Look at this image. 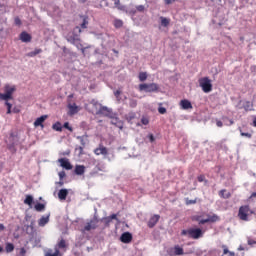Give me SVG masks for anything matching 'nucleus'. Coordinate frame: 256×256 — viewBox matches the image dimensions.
Returning a JSON list of instances; mask_svg holds the SVG:
<instances>
[{"label":"nucleus","mask_w":256,"mask_h":256,"mask_svg":"<svg viewBox=\"0 0 256 256\" xmlns=\"http://www.w3.org/2000/svg\"><path fill=\"white\" fill-rule=\"evenodd\" d=\"M68 115H77L79 111H81V108L77 106L76 103H68Z\"/></svg>","instance_id":"ddd939ff"},{"label":"nucleus","mask_w":256,"mask_h":256,"mask_svg":"<svg viewBox=\"0 0 256 256\" xmlns=\"http://www.w3.org/2000/svg\"><path fill=\"white\" fill-rule=\"evenodd\" d=\"M97 227H99V220L94 218L85 225L84 231H91V229H97Z\"/></svg>","instance_id":"9b49d317"},{"label":"nucleus","mask_w":256,"mask_h":256,"mask_svg":"<svg viewBox=\"0 0 256 256\" xmlns=\"http://www.w3.org/2000/svg\"><path fill=\"white\" fill-rule=\"evenodd\" d=\"M31 39L32 38H31L30 34L27 32H22L20 34V40L22 43H31Z\"/></svg>","instance_id":"a211bd4d"},{"label":"nucleus","mask_w":256,"mask_h":256,"mask_svg":"<svg viewBox=\"0 0 256 256\" xmlns=\"http://www.w3.org/2000/svg\"><path fill=\"white\" fill-rule=\"evenodd\" d=\"M74 173L76 175H85V166L84 165H76Z\"/></svg>","instance_id":"412c9836"},{"label":"nucleus","mask_w":256,"mask_h":256,"mask_svg":"<svg viewBox=\"0 0 256 256\" xmlns=\"http://www.w3.org/2000/svg\"><path fill=\"white\" fill-rule=\"evenodd\" d=\"M39 53H43V50L41 48H36L34 51L28 54V57H36V55H39Z\"/></svg>","instance_id":"bb28decb"},{"label":"nucleus","mask_w":256,"mask_h":256,"mask_svg":"<svg viewBox=\"0 0 256 256\" xmlns=\"http://www.w3.org/2000/svg\"><path fill=\"white\" fill-rule=\"evenodd\" d=\"M14 23H15V25H21V19L19 18V17H16L15 19H14Z\"/></svg>","instance_id":"8fccbe9b"},{"label":"nucleus","mask_w":256,"mask_h":256,"mask_svg":"<svg viewBox=\"0 0 256 256\" xmlns=\"http://www.w3.org/2000/svg\"><path fill=\"white\" fill-rule=\"evenodd\" d=\"M129 106L132 107V108L137 107V100H135V99H130V101H129Z\"/></svg>","instance_id":"4c0bfd02"},{"label":"nucleus","mask_w":256,"mask_h":256,"mask_svg":"<svg viewBox=\"0 0 256 256\" xmlns=\"http://www.w3.org/2000/svg\"><path fill=\"white\" fill-rule=\"evenodd\" d=\"M114 27L116 29H121V27H123V21L119 20V19H115L114 20Z\"/></svg>","instance_id":"2f4dec72"},{"label":"nucleus","mask_w":256,"mask_h":256,"mask_svg":"<svg viewBox=\"0 0 256 256\" xmlns=\"http://www.w3.org/2000/svg\"><path fill=\"white\" fill-rule=\"evenodd\" d=\"M104 220H105V223H106L107 225H109V223H111V221H113L109 216L106 217Z\"/></svg>","instance_id":"5fc2aeb1"},{"label":"nucleus","mask_w":256,"mask_h":256,"mask_svg":"<svg viewBox=\"0 0 256 256\" xmlns=\"http://www.w3.org/2000/svg\"><path fill=\"white\" fill-rule=\"evenodd\" d=\"M94 154L97 156L103 155L104 157H107V155H109V149H107L103 144H99L98 147L94 149Z\"/></svg>","instance_id":"6e6552de"},{"label":"nucleus","mask_w":256,"mask_h":256,"mask_svg":"<svg viewBox=\"0 0 256 256\" xmlns=\"http://www.w3.org/2000/svg\"><path fill=\"white\" fill-rule=\"evenodd\" d=\"M17 91V86L6 84L4 86V93L0 92V101H5V105L7 107V115H11V109L13 105L9 103L13 99V93Z\"/></svg>","instance_id":"f257e3e1"},{"label":"nucleus","mask_w":256,"mask_h":256,"mask_svg":"<svg viewBox=\"0 0 256 256\" xmlns=\"http://www.w3.org/2000/svg\"><path fill=\"white\" fill-rule=\"evenodd\" d=\"M230 256H235V252H228Z\"/></svg>","instance_id":"69168bd1"},{"label":"nucleus","mask_w":256,"mask_h":256,"mask_svg":"<svg viewBox=\"0 0 256 256\" xmlns=\"http://www.w3.org/2000/svg\"><path fill=\"white\" fill-rule=\"evenodd\" d=\"M67 195H69V191L67 189H61L58 192V198L61 201H65V199H67Z\"/></svg>","instance_id":"aec40b11"},{"label":"nucleus","mask_w":256,"mask_h":256,"mask_svg":"<svg viewBox=\"0 0 256 256\" xmlns=\"http://www.w3.org/2000/svg\"><path fill=\"white\" fill-rule=\"evenodd\" d=\"M110 220L117 219V214H112L109 216Z\"/></svg>","instance_id":"13d9d810"},{"label":"nucleus","mask_w":256,"mask_h":256,"mask_svg":"<svg viewBox=\"0 0 256 256\" xmlns=\"http://www.w3.org/2000/svg\"><path fill=\"white\" fill-rule=\"evenodd\" d=\"M137 11H139V13H143V11H145V6L144 5H138L136 6Z\"/></svg>","instance_id":"37998d69"},{"label":"nucleus","mask_w":256,"mask_h":256,"mask_svg":"<svg viewBox=\"0 0 256 256\" xmlns=\"http://www.w3.org/2000/svg\"><path fill=\"white\" fill-rule=\"evenodd\" d=\"M254 127H256V119L253 121Z\"/></svg>","instance_id":"774afa93"},{"label":"nucleus","mask_w":256,"mask_h":256,"mask_svg":"<svg viewBox=\"0 0 256 256\" xmlns=\"http://www.w3.org/2000/svg\"><path fill=\"white\" fill-rule=\"evenodd\" d=\"M161 19V25L162 27H169V23H171V21L165 17H160Z\"/></svg>","instance_id":"cd10ccee"},{"label":"nucleus","mask_w":256,"mask_h":256,"mask_svg":"<svg viewBox=\"0 0 256 256\" xmlns=\"http://www.w3.org/2000/svg\"><path fill=\"white\" fill-rule=\"evenodd\" d=\"M221 199H231V192H227V189H222L218 192Z\"/></svg>","instance_id":"6ab92c4d"},{"label":"nucleus","mask_w":256,"mask_h":256,"mask_svg":"<svg viewBox=\"0 0 256 256\" xmlns=\"http://www.w3.org/2000/svg\"><path fill=\"white\" fill-rule=\"evenodd\" d=\"M47 223H49V216H42L38 221L39 227H45Z\"/></svg>","instance_id":"4be33fe9"},{"label":"nucleus","mask_w":256,"mask_h":256,"mask_svg":"<svg viewBox=\"0 0 256 256\" xmlns=\"http://www.w3.org/2000/svg\"><path fill=\"white\" fill-rule=\"evenodd\" d=\"M256 241L255 240H248V245H255Z\"/></svg>","instance_id":"052dcab7"},{"label":"nucleus","mask_w":256,"mask_h":256,"mask_svg":"<svg viewBox=\"0 0 256 256\" xmlns=\"http://www.w3.org/2000/svg\"><path fill=\"white\" fill-rule=\"evenodd\" d=\"M24 203L25 205H29V206L33 205V196L27 195L24 200Z\"/></svg>","instance_id":"c85d7f7f"},{"label":"nucleus","mask_w":256,"mask_h":256,"mask_svg":"<svg viewBox=\"0 0 256 256\" xmlns=\"http://www.w3.org/2000/svg\"><path fill=\"white\" fill-rule=\"evenodd\" d=\"M81 33H82L81 27L76 26L74 28V32L67 36V41L69 43H72V45H75V43H78V41H81V38L79 37V35H81Z\"/></svg>","instance_id":"39448f33"},{"label":"nucleus","mask_w":256,"mask_h":256,"mask_svg":"<svg viewBox=\"0 0 256 256\" xmlns=\"http://www.w3.org/2000/svg\"><path fill=\"white\" fill-rule=\"evenodd\" d=\"M180 107L184 111H187L188 109H193V104H191V101L183 99L180 101Z\"/></svg>","instance_id":"dca6fc26"},{"label":"nucleus","mask_w":256,"mask_h":256,"mask_svg":"<svg viewBox=\"0 0 256 256\" xmlns=\"http://www.w3.org/2000/svg\"><path fill=\"white\" fill-rule=\"evenodd\" d=\"M64 129H67L68 131H70L71 133H73V127H71L69 125V122H65L63 125Z\"/></svg>","instance_id":"e433bc0d"},{"label":"nucleus","mask_w":256,"mask_h":256,"mask_svg":"<svg viewBox=\"0 0 256 256\" xmlns=\"http://www.w3.org/2000/svg\"><path fill=\"white\" fill-rule=\"evenodd\" d=\"M148 138H149L150 143H154L155 142V136H153V134H149Z\"/></svg>","instance_id":"09e8293b"},{"label":"nucleus","mask_w":256,"mask_h":256,"mask_svg":"<svg viewBox=\"0 0 256 256\" xmlns=\"http://www.w3.org/2000/svg\"><path fill=\"white\" fill-rule=\"evenodd\" d=\"M77 139L80 140L82 147H85V145H87V136H77Z\"/></svg>","instance_id":"72a5a7b5"},{"label":"nucleus","mask_w":256,"mask_h":256,"mask_svg":"<svg viewBox=\"0 0 256 256\" xmlns=\"http://www.w3.org/2000/svg\"><path fill=\"white\" fill-rule=\"evenodd\" d=\"M49 116L47 115H42L40 116L39 118H37L35 121H34V127H44L43 126V123H45V120L48 118Z\"/></svg>","instance_id":"f3484780"},{"label":"nucleus","mask_w":256,"mask_h":256,"mask_svg":"<svg viewBox=\"0 0 256 256\" xmlns=\"http://www.w3.org/2000/svg\"><path fill=\"white\" fill-rule=\"evenodd\" d=\"M27 254V250L25 248L20 249V256H25Z\"/></svg>","instance_id":"3c124183"},{"label":"nucleus","mask_w":256,"mask_h":256,"mask_svg":"<svg viewBox=\"0 0 256 256\" xmlns=\"http://www.w3.org/2000/svg\"><path fill=\"white\" fill-rule=\"evenodd\" d=\"M139 91H145V93H157V91H159V84H157V83L140 84Z\"/></svg>","instance_id":"20e7f679"},{"label":"nucleus","mask_w":256,"mask_h":256,"mask_svg":"<svg viewBox=\"0 0 256 256\" xmlns=\"http://www.w3.org/2000/svg\"><path fill=\"white\" fill-rule=\"evenodd\" d=\"M217 127H223V122L221 120H216Z\"/></svg>","instance_id":"864d4df0"},{"label":"nucleus","mask_w":256,"mask_h":256,"mask_svg":"<svg viewBox=\"0 0 256 256\" xmlns=\"http://www.w3.org/2000/svg\"><path fill=\"white\" fill-rule=\"evenodd\" d=\"M229 121V124L228 125H233V120H228Z\"/></svg>","instance_id":"338daca9"},{"label":"nucleus","mask_w":256,"mask_h":256,"mask_svg":"<svg viewBox=\"0 0 256 256\" xmlns=\"http://www.w3.org/2000/svg\"><path fill=\"white\" fill-rule=\"evenodd\" d=\"M222 247H223L224 255H227V253H229V249H227V246H222Z\"/></svg>","instance_id":"6e6d98bb"},{"label":"nucleus","mask_w":256,"mask_h":256,"mask_svg":"<svg viewBox=\"0 0 256 256\" xmlns=\"http://www.w3.org/2000/svg\"><path fill=\"white\" fill-rule=\"evenodd\" d=\"M192 220L193 221H197L198 225H200V223H201V216H199V215L193 216Z\"/></svg>","instance_id":"c03bdc74"},{"label":"nucleus","mask_w":256,"mask_h":256,"mask_svg":"<svg viewBox=\"0 0 256 256\" xmlns=\"http://www.w3.org/2000/svg\"><path fill=\"white\" fill-rule=\"evenodd\" d=\"M141 123H142V125H149V118L143 117V118L141 119Z\"/></svg>","instance_id":"a18cd8bd"},{"label":"nucleus","mask_w":256,"mask_h":256,"mask_svg":"<svg viewBox=\"0 0 256 256\" xmlns=\"http://www.w3.org/2000/svg\"><path fill=\"white\" fill-rule=\"evenodd\" d=\"M46 256H59V252H54L53 254L48 252Z\"/></svg>","instance_id":"603ef678"},{"label":"nucleus","mask_w":256,"mask_h":256,"mask_svg":"<svg viewBox=\"0 0 256 256\" xmlns=\"http://www.w3.org/2000/svg\"><path fill=\"white\" fill-rule=\"evenodd\" d=\"M83 22L80 24L81 29H87V25H89V20L86 16H82Z\"/></svg>","instance_id":"a878e982"},{"label":"nucleus","mask_w":256,"mask_h":256,"mask_svg":"<svg viewBox=\"0 0 256 256\" xmlns=\"http://www.w3.org/2000/svg\"><path fill=\"white\" fill-rule=\"evenodd\" d=\"M253 213L249 208V205H244L239 208L238 217L241 221H249V215Z\"/></svg>","instance_id":"423d86ee"},{"label":"nucleus","mask_w":256,"mask_h":256,"mask_svg":"<svg viewBox=\"0 0 256 256\" xmlns=\"http://www.w3.org/2000/svg\"><path fill=\"white\" fill-rule=\"evenodd\" d=\"M183 254H184L183 248H181V246L179 245H175L174 248H170L168 250V255L170 256H179Z\"/></svg>","instance_id":"9d476101"},{"label":"nucleus","mask_w":256,"mask_h":256,"mask_svg":"<svg viewBox=\"0 0 256 256\" xmlns=\"http://www.w3.org/2000/svg\"><path fill=\"white\" fill-rule=\"evenodd\" d=\"M5 251L6 253H13V251H15V245H13V243H6L5 246Z\"/></svg>","instance_id":"5701e85b"},{"label":"nucleus","mask_w":256,"mask_h":256,"mask_svg":"<svg viewBox=\"0 0 256 256\" xmlns=\"http://www.w3.org/2000/svg\"><path fill=\"white\" fill-rule=\"evenodd\" d=\"M250 197L251 198L256 197V192L252 193Z\"/></svg>","instance_id":"0e129e2a"},{"label":"nucleus","mask_w":256,"mask_h":256,"mask_svg":"<svg viewBox=\"0 0 256 256\" xmlns=\"http://www.w3.org/2000/svg\"><path fill=\"white\" fill-rule=\"evenodd\" d=\"M83 147L84 146H79L78 147L79 155H83Z\"/></svg>","instance_id":"4d7b16f0"},{"label":"nucleus","mask_w":256,"mask_h":256,"mask_svg":"<svg viewBox=\"0 0 256 256\" xmlns=\"http://www.w3.org/2000/svg\"><path fill=\"white\" fill-rule=\"evenodd\" d=\"M175 0H165L166 5H171V3H174Z\"/></svg>","instance_id":"bf43d9fd"},{"label":"nucleus","mask_w":256,"mask_h":256,"mask_svg":"<svg viewBox=\"0 0 256 256\" xmlns=\"http://www.w3.org/2000/svg\"><path fill=\"white\" fill-rule=\"evenodd\" d=\"M1 231H5V225H3V224H0V233H1Z\"/></svg>","instance_id":"680f3d73"},{"label":"nucleus","mask_w":256,"mask_h":256,"mask_svg":"<svg viewBox=\"0 0 256 256\" xmlns=\"http://www.w3.org/2000/svg\"><path fill=\"white\" fill-rule=\"evenodd\" d=\"M182 237H189L190 239H201L203 237V230L201 228H189L181 231Z\"/></svg>","instance_id":"f03ea898"},{"label":"nucleus","mask_w":256,"mask_h":256,"mask_svg":"<svg viewBox=\"0 0 256 256\" xmlns=\"http://www.w3.org/2000/svg\"><path fill=\"white\" fill-rule=\"evenodd\" d=\"M206 219H201L199 225H205V223H216V221H219V216L216 214H213L212 216L207 214Z\"/></svg>","instance_id":"1a4fd4ad"},{"label":"nucleus","mask_w":256,"mask_h":256,"mask_svg":"<svg viewBox=\"0 0 256 256\" xmlns=\"http://www.w3.org/2000/svg\"><path fill=\"white\" fill-rule=\"evenodd\" d=\"M159 219H161V216L159 214H154L147 223L149 229H153V227L159 223Z\"/></svg>","instance_id":"4468645a"},{"label":"nucleus","mask_w":256,"mask_h":256,"mask_svg":"<svg viewBox=\"0 0 256 256\" xmlns=\"http://www.w3.org/2000/svg\"><path fill=\"white\" fill-rule=\"evenodd\" d=\"M99 115H109V108L105 107V106H101L99 111H98Z\"/></svg>","instance_id":"b1692460"},{"label":"nucleus","mask_w":256,"mask_h":256,"mask_svg":"<svg viewBox=\"0 0 256 256\" xmlns=\"http://www.w3.org/2000/svg\"><path fill=\"white\" fill-rule=\"evenodd\" d=\"M158 113H160V115H165V113H167V109L165 107H159Z\"/></svg>","instance_id":"58836bf2"},{"label":"nucleus","mask_w":256,"mask_h":256,"mask_svg":"<svg viewBox=\"0 0 256 256\" xmlns=\"http://www.w3.org/2000/svg\"><path fill=\"white\" fill-rule=\"evenodd\" d=\"M58 163H60V167H63L66 171H71V169H73V165H71V162H69V159L67 158L58 159Z\"/></svg>","instance_id":"f8f14e48"},{"label":"nucleus","mask_w":256,"mask_h":256,"mask_svg":"<svg viewBox=\"0 0 256 256\" xmlns=\"http://www.w3.org/2000/svg\"><path fill=\"white\" fill-rule=\"evenodd\" d=\"M199 85L204 93H211L213 91V84H211L209 77L200 78Z\"/></svg>","instance_id":"7ed1b4c3"},{"label":"nucleus","mask_w":256,"mask_h":256,"mask_svg":"<svg viewBox=\"0 0 256 256\" xmlns=\"http://www.w3.org/2000/svg\"><path fill=\"white\" fill-rule=\"evenodd\" d=\"M121 95V90H116L114 92V96L116 97L117 101H121V98H119Z\"/></svg>","instance_id":"a19ab883"},{"label":"nucleus","mask_w":256,"mask_h":256,"mask_svg":"<svg viewBox=\"0 0 256 256\" xmlns=\"http://www.w3.org/2000/svg\"><path fill=\"white\" fill-rule=\"evenodd\" d=\"M127 121L131 122L133 119H135V113L131 112L128 115H126Z\"/></svg>","instance_id":"c9c22d12"},{"label":"nucleus","mask_w":256,"mask_h":256,"mask_svg":"<svg viewBox=\"0 0 256 256\" xmlns=\"http://www.w3.org/2000/svg\"><path fill=\"white\" fill-rule=\"evenodd\" d=\"M34 209L38 212L45 211V204L37 203L34 206Z\"/></svg>","instance_id":"7c9ffc66"},{"label":"nucleus","mask_w":256,"mask_h":256,"mask_svg":"<svg viewBox=\"0 0 256 256\" xmlns=\"http://www.w3.org/2000/svg\"><path fill=\"white\" fill-rule=\"evenodd\" d=\"M57 185H59L60 187H63V185H64L63 180H60L59 182H57Z\"/></svg>","instance_id":"e2e57ef3"},{"label":"nucleus","mask_w":256,"mask_h":256,"mask_svg":"<svg viewBox=\"0 0 256 256\" xmlns=\"http://www.w3.org/2000/svg\"><path fill=\"white\" fill-rule=\"evenodd\" d=\"M52 129H53L54 131H59V132H61V131H63V126L61 125V122H56V123H54V124L52 125Z\"/></svg>","instance_id":"393cba45"},{"label":"nucleus","mask_w":256,"mask_h":256,"mask_svg":"<svg viewBox=\"0 0 256 256\" xmlns=\"http://www.w3.org/2000/svg\"><path fill=\"white\" fill-rule=\"evenodd\" d=\"M139 81H147V72H140L138 76Z\"/></svg>","instance_id":"473e14b6"},{"label":"nucleus","mask_w":256,"mask_h":256,"mask_svg":"<svg viewBox=\"0 0 256 256\" xmlns=\"http://www.w3.org/2000/svg\"><path fill=\"white\" fill-rule=\"evenodd\" d=\"M241 136L242 137H247L248 139H251V137H252L251 133H245V132H242Z\"/></svg>","instance_id":"de8ad7c7"},{"label":"nucleus","mask_w":256,"mask_h":256,"mask_svg":"<svg viewBox=\"0 0 256 256\" xmlns=\"http://www.w3.org/2000/svg\"><path fill=\"white\" fill-rule=\"evenodd\" d=\"M197 203V199L189 200V198L186 199V205H195Z\"/></svg>","instance_id":"ea45409f"},{"label":"nucleus","mask_w":256,"mask_h":256,"mask_svg":"<svg viewBox=\"0 0 256 256\" xmlns=\"http://www.w3.org/2000/svg\"><path fill=\"white\" fill-rule=\"evenodd\" d=\"M67 247H69V245L67 244V241H65V239L62 238L54 247L55 253L58 252V255L62 256L61 251L63 252L67 251Z\"/></svg>","instance_id":"0eeeda50"},{"label":"nucleus","mask_w":256,"mask_h":256,"mask_svg":"<svg viewBox=\"0 0 256 256\" xmlns=\"http://www.w3.org/2000/svg\"><path fill=\"white\" fill-rule=\"evenodd\" d=\"M121 243H131L133 241V234L131 232H124L120 237Z\"/></svg>","instance_id":"2eb2a0df"},{"label":"nucleus","mask_w":256,"mask_h":256,"mask_svg":"<svg viewBox=\"0 0 256 256\" xmlns=\"http://www.w3.org/2000/svg\"><path fill=\"white\" fill-rule=\"evenodd\" d=\"M197 179H198L199 183H203V181H205V175H199L197 177Z\"/></svg>","instance_id":"49530a36"},{"label":"nucleus","mask_w":256,"mask_h":256,"mask_svg":"<svg viewBox=\"0 0 256 256\" xmlns=\"http://www.w3.org/2000/svg\"><path fill=\"white\" fill-rule=\"evenodd\" d=\"M243 108L245 109V111H251V109H253V103H251L250 101H246L243 105Z\"/></svg>","instance_id":"c756f323"},{"label":"nucleus","mask_w":256,"mask_h":256,"mask_svg":"<svg viewBox=\"0 0 256 256\" xmlns=\"http://www.w3.org/2000/svg\"><path fill=\"white\" fill-rule=\"evenodd\" d=\"M114 5H115V7H117V9H119L120 11H123V9H125V6H121V1H120V0H115V1H114Z\"/></svg>","instance_id":"f704fd0d"},{"label":"nucleus","mask_w":256,"mask_h":256,"mask_svg":"<svg viewBox=\"0 0 256 256\" xmlns=\"http://www.w3.org/2000/svg\"><path fill=\"white\" fill-rule=\"evenodd\" d=\"M58 175H59L60 181H63V179H65L67 174L65 173V171H61L58 173Z\"/></svg>","instance_id":"79ce46f5"}]
</instances>
